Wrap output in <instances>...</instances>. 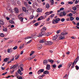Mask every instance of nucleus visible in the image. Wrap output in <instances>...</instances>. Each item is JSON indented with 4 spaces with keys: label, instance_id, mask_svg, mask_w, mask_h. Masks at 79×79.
<instances>
[{
    "label": "nucleus",
    "instance_id": "55",
    "mask_svg": "<svg viewBox=\"0 0 79 79\" xmlns=\"http://www.w3.org/2000/svg\"><path fill=\"white\" fill-rule=\"evenodd\" d=\"M20 69L21 70V71H23V67H20Z\"/></svg>",
    "mask_w": 79,
    "mask_h": 79
},
{
    "label": "nucleus",
    "instance_id": "7",
    "mask_svg": "<svg viewBox=\"0 0 79 79\" xmlns=\"http://www.w3.org/2000/svg\"><path fill=\"white\" fill-rule=\"evenodd\" d=\"M46 69L47 70H50V65L47 64L46 66Z\"/></svg>",
    "mask_w": 79,
    "mask_h": 79
},
{
    "label": "nucleus",
    "instance_id": "39",
    "mask_svg": "<svg viewBox=\"0 0 79 79\" xmlns=\"http://www.w3.org/2000/svg\"><path fill=\"white\" fill-rule=\"evenodd\" d=\"M73 16V14H72V13H70L69 14V17H71V16Z\"/></svg>",
    "mask_w": 79,
    "mask_h": 79
},
{
    "label": "nucleus",
    "instance_id": "14",
    "mask_svg": "<svg viewBox=\"0 0 79 79\" xmlns=\"http://www.w3.org/2000/svg\"><path fill=\"white\" fill-rule=\"evenodd\" d=\"M48 62H50L51 63H53V62H54V60H52V59H48Z\"/></svg>",
    "mask_w": 79,
    "mask_h": 79
},
{
    "label": "nucleus",
    "instance_id": "62",
    "mask_svg": "<svg viewBox=\"0 0 79 79\" xmlns=\"http://www.w3.org/2000/svg\"><path fill=\"white\" fill-rule=\"evenodd\" d=\"M52 24H55V20H53L52 21Z\"/></svg>",
    "mask_w": 79,
    "mask_h": 79
},
{
    "label": "nucleus",
    "instance_id": "59",
    "mask_svg": "<svg viewBox=\"0 0 79 79\" xmlns=\"http://www.w3.org/2000/svg\"><path fill=\"white\" fill-rule=\"evenodd\" d=\"M31 42H32V40H30V41L27 42V44H29V43H31Z\"/></svg>",
    "mask_w": 79,
    "mask_h": 79
},
{
    "label": "nucleus",
    "instance_id": "45",
    "mask_svg": "<svg viewBox=\"0 0 79 79\" xmlns=\"http://www.w3.org/2000/svg\"><path fill=\"white\" fill-rule=\"evenodd\" d=\"M45 35H46V36H49V35H50V34L48 33H46Z\"/></svg>",
    "mask_w": 79,
    "mask_h": 79
},
{
    "label": "nucleus",
    "instance_id": "19",
    "mask_svg": "<svg viewBox=\"0 0 79 79\" xmlns=\"http://www.w3.org/2000/svg\"><path fill=\"white\" fill-rule=\"evenodd\" d=\"M37 11L38 13H40V12H41L42 9H41L38 8V9L37 10Z\"/></svg>",
    "mask_w": 79,
    "mask_h": 79
},
{
    "label": "nucleus",
    "instance_id": "40",
    "mask_svg": "<svg viewBox=\"0 0 79 79\" xmlns=\"http://www.w3.org/2000/svg\"><path fill=\"white\" fill-rule=\"evenodd\" d=\"M70 20L71 21H73V20H74V18L73 17H71Z\"/></svg>",
    "mask_w": 79,
    "mask_h": 79
},
{
    "label": "nucleus",
    "instance_id": "30",
    "mask_svg": "<svg viewBox=\"0 0 79 79\" xmlns=\"http://www.w3.org/2000/svg\"><path fill=\"white\" fill-rule=\"evenodd\" d=\"M68 3H69V4H70V5H72V4H73V2L71 1H69L68 2Z\"/></svg>",
    "mask_w": 79,
    "mask_h": 79
},
{
    "label": "nucleus",
    "instance_id": "35",
    "mask_svg": "<svg viewBox=\"0 0 79 79\" xmlns=\"http://www.w3.org/2000/svg\"><path fill=\"white\" fill-rule=\"evenodd\" d=\"M71 12H72L73 14H75L76 13V11L75 10H71Z\"/></svg>",
    "mask_w": 79,
    "mask_h": 79
},
{
    "label": "nucleus",
    "instance_id": "41",
    "mask_svg": "<svg viewBox=\"0 0 79 79\" xmlns=\"http://www.w3.org/2000/svg\"><path fill=\"white\" fill-rule=\"evenodd\" d=\"M33 18L34 17L32 15H31L30 17V19H33Z\"/></svg>",
    "mask_w": 79,
    "mask_h": 79
},
{
    "label": "nucleus",
    "instance_id": "51",
    "mask_svg": "<svg viewBox=\"0 0 79 79\" xmlns=\"http://www.w3.org/2000/svg\"><path fill=\"white\" fill-rule=\"evenodd\" d=\"M39 25V23H36L35 24V26H38Z\"/></svg>",
    "mask_w": 79,
    "mask_h": 79
},
{
    "label": "nucleus",
    "instance_id": "52",
    "mask_svg": "<svg viewBox=\"0 0 79 79\" xmlns=\"http://www.w3.org/2000/svg\"><path fill=\"white\" fill-rule=\"evenodd\" d=\"M7 73H8V72H6L5 73H2V75H5L6 74H7Z\"/></svg>",
    "mask_w": 79,
    "mask_h": 79
},
{
    "label": "nucleus",
    "instance_id": "11",
    "mask_svg": "<svg viewBox=\"0 0 79 79\" xmlns=\"http://www.w3.org/2000/svg\"><path fill=\"white\" fill-rule=\"evenodd\" d=\"M47 30V28L45 27H44L41 30L42 32H45Z\"/></svg>",
    "mask_w": 79,
    "mask_h": 79
},
{
    "label": "nucleus",
    "instance_id": "64",
    "mask_svg": "<svg viewBox=\"0 0 79 79\" xmlns=\"http://www.w3.org/2000/svg\"><path fill=\"white\" fill-rule=\"evenodd\" d=\"M24 5H25L26 6L28 4H27V3H26V2H24Z\"/></svg>",
    "mask_w": 79,
    "mask_h": 79
},
{
    "label": "nucleus",
    "instance_id": "54",
    "mask_svg": "<svg viewBox=\"0 0 79 79\" xmlns=\"http://www.w3.org/2000/svg\"><path fill=\"white\" fill-rule=\"evenodd\" d=\"M14 71H15V69H13V71L11 72V74H13V73H14Z\"/></svg>",
    "mask_w": 79,
    "mask_h": 79
},
{
    "label": "nucleus",
    "instance_id": "57",
    "mask_svg": "<svg viewBox=\"0 0 79 79\" xmlns=\"http://www.w3.org/2000/svg\"><path fill=\"white\" fill-rule=\"evenodd\" d=\"M76 19L77 20V21H78V20H79V18L78 17H77L76 18Z\"/></svg>",
    "mask_w": 79,
    "mask_h": 79
},
{
    "label": "nucleus",
    "instance_id": "46",
    "mask_svg": "<svg viewBox=\"0 0 79 79\" xmlns=\"http://www.w3.org/2000/svg\"><path fill=\"white\" fill-rule=\"evenodd\" d=\"M11 1H12V4H14V3H15V1L14 0H10Z\"/></svg>",
    "mask_w": 79,
    "mask_h": 79
},
{
    "label": "nucleus",
    "instance_id": "8",
    "mask_svg": "<svg viewBox=\"0 0 79 79\" xmlns=\"http://www.w3.org/2000/svg\"><path fill=\"white\" fill-rule=\"evenodd\" d=\"M17 72L20 75H22V74H23V72H21V69H19Z\"/></svg>",
    "mask_w": 79,
    "mask_h": 79
},
{
    "label": "nucleus",
    "instance_id": "48",
    "mask_svg": "<svg viewBox=\"0 0 79 79\" xmlns=\"http://www.w3.org/2000/svg\"><path fill=\"white\" fill-rule=\"evenodd\" d=\"M24 44H23V45H21V46H20L19 47V48L20 49H21V48H23V46H24Z\"/></svg>",
    "mask_w": 79,
    "mask_h": 79
},
{
    "label": "nucleus",
    "instance_id": "25",
    "mask_svg": "<svg viewBox=\"0 0 79 79\" xmlns=\"http://www.w3.org/2000/svg\"><path fill=\"white\" fill-rule=\"evenodd\" d=\"M4 61H5V62L6 63V62L8 61V58H5L4 60Z\"/></svg>",
    "mask_w": 79,
    "mask_h": 79
},
{
    "label": "nucleus",
    "instance_id": "50",
    "mask_svg": "<svg viewBox=\"0 0 79 79\" xmlns=\"http://www.w3.org/2000/svg\"><path fill=\"white\" fill-rule=\"evenodd\" d=\"M60 11H61V10H64V8L63 7H61L60 9Z\"/></svg>",
    "mask_w": 79,
    "mask_h": 79
},
{
    "label": "nucleus",
    "instance_id": "18",
    "mask_svg": "<svg viewBox=\"0 0 79 79\" xmlns=\"http://www.w3.org/2000/svg\"><path fill=\"white\" fill-rule=\"evenodd\" d=\"M19 55H16L15 56V60H18V59L19 58Z\"/></svg>",
    "mask_w": 79,
    "mask_h": 79
},
{
    "label": "nucleus",
    "instance_id": "29",
    "mask_svg": "<svg viewBox=\"0 0 79 79\" xmlns=\"http://www.w3.org/2000/svg\"><path fill=\"white\" fill-rule=\"evenodd\" d=\"M54 21L56 23H58V21H60V19L58 20H57V19H56L54 20Z\"/></svg>",
    "mask_w": 79,
    "mask_h": 79
},
{
    "label": "nucleus",
    "instance_id": "32",
    "mask_svg": "<svg viewBox=\"0 0 79 79\" xmlns=\"http://www.w3.org/2000/svg\"><path fill=\"white\" fill-rule=\"evenodd\" d=\"M75 68H76V69L77 70H79V67L77 65H76L75 66Z\"/></svg>",
    "mask_w": 79,
    "mask_h": 79
},
{
    "label": "nucleus",
    "instance_id": "5",
    "mask_svg": "<svg viewBox=\"0 0 79 79\" xmlns=\"http://www.w3.org/2000/svg\"><path fill=\"white\" fill-rule=\"evenodd\" d=\"M44 72V69H40L38 71V74H40L41 73H43V72Z\"/></svg>",
    "mask_w": 79,
    "mask_h": 79
},
{
    "label": "nucleus",
    "instance_id": "23",
    "mask_svg": "<svg viewBox=\"0 0 79 79\" xmlns=\"http://www.w3.org/2000/svg\"><path fill=\"white\" fill-rule=\"evenodd\" d=\"M0 36L1 37H5V35H4V34L3 33H0Z\"/></svg>",
    "mask_w": 79,
    "mask_h": 79
},
{
    "label": "nucleus",
    "instance_id": "33",
    "mask_svg": "<svg viewBox=\"0 0 79 79\" xmlns=\"http://www.w3.org/2000/svg\"><path fill=\"white\" fill-rule=\"evenodd\" d=\"M72 9L75 11L77 10V8H76V7H73Z\"/></svg>",
    "mask_w": 79,
    "mask_h": 79
},
{
    "label": "nucleus",
    "instance_id": "21",
    "mask_svg": "<svg viewBox=\"0 0 79 79\" xmlns=\"http://www.w3.org/2000/svg\"><path fill=\"white\" fill-rule=\"evenodd\" d=\"M57 37H56V36L55 35L53 37V40H55L57 39Z\"/></svg>",
    "mask_w": 79,
    "mask_h": 79
},
{
    "label": "nucleus",
    "instance_id": "42",
    "mask_svg": "<svg viewBox=\"0 0 79 79\" xmlns=\"http://www.w3.org/2000/svg\"><path fill=\"white\" fill-rule=\"evenodd\" d=\"M64 21H65V19L64 18H62L61 19V21L62 22H64Z\"/></svg>",
    "mask_w": 79,
    "mask_h": 79
},
{
    "label": "nucleus",
    "instance_id": "9",
    "mask_svg": "<svg viewBox=\"0 0 79 79\" xmlns=\"http://www.w3.org/2000/svg\"><path fill=\"white\" fill-rule=\"evenodd\" d=\"M14 10L15 11V12L16 13H18L19 12V10L17 8H15L14 9Z\"/></svg>",
    "mask_w": 79,
    "mask_h": 79
},
{
    "label": "nucleus",
    "instance_id": "6",
    "mask_svg": "<svg viewBox=\"0 0 79 79\" xmlns=\"http://www.w3.org/2000/svg\"><path fill=\"white\" fill-rule=\"evenodd\" d=\"M53 13V11H51L49 12H47L45 13V14L46 15V16H47V15H49L50 14H52Z\"/></svg>",
    "mask_w": 79,
    "mask_h": 79
},
{
    "label": "nucleus",
    "instance_id": "56",
    "mask_svg": "<svg viewBox=\"0 0 79 79\" xmlns=\"http://www.w3.org/2000/svg\"><path fill=\"white\" fill-rule=\"evenodd\" d=\"M37 2L39 3H41V0H37Z\"/></svg>",
    "mask_w": 79,
    "mask_h": 79
},
{
    "label": "nucleus",
    "instance_id": "24",
    "mask_svg": "<svg viewBox=\"0 0 79 79\" xmlns=\"http://www.w3.org/2000/svg\"><path fill=\"white\" fill-rule=\"evenodd\" d=\"M22 10L23 11H24V12H26V9L25 7H23Z\"/></svg>",
    "mask_w": 79,
    "mask_h": 79
},
{
    "label": "nucleus",
    "instance_id": "37",
    "mask_svg": "<svg viewBox=\"0 0 79 79\" xmlns=\"http://www.w3.org/2000/svg\"><path fill=\"white\" fill-rule=\"evenodd\" d=\"M61 31L60 30H58L57 31H56V33H57V34H59V33H60V31Z\"/></svg>",
    "mask_w": 79,
    "mask_h": 79
},
{
    "label": "nucleus",
    "instance_id": "22",
    "mask_svg": "<svg viewBox=\"0 0 79 79\" xmlns=\"http://www.w3.org/2000/svg\"><path fill=\"white\" fill-rule=\"evenodd\" d=\"M46 7L47 8H49L50 6L48 4H46Z\"/></svg>",
    "mask_w": 79,
    "mask_h": 79
},
{
    "label": "nucleus",
    "instance_id": "47",
    "mask_svg": "<svg viewBox=\"0 0 79 79\" xmlns=\"http://www.w3.org/2000/svg\"><path fill=\"white\" fill-rule=\"evenodd\" d=\"M62 67V65L60 64L59 66H58V68H60Z\"/></svg>",
    "mask_w": 79,
    "mask_h": 79
},
{
    "label": "nucleus",
    "instance_id": "10",
    "mask_svg": "<svg viewBox=\"0 0 79 79\" xmlns=\"http://www.w3.org/2000/svg\"><path fill=\"white\" fill-rule=\"evenodd\" d=\"M45 42H46L45 41V39H44L41 40L40 41V43H44V42L45 43Z\"/></svg>",
    "mask_w": 79,
    "mask_h": 79
},
{
    "label": "nucleus",
    "instance_id": "36",
    "mask_svg": "<svg viewBox=\"0 0 79 79\" xmlns=\"http://www.w3.org/2000/svg\"><path fill=\"white\" fill-rule=\"evenodd\" d=\"M17 48H18V47H17V46H15L13 48V50H16Z\"/></svg>",
    "mask_w": 79,
    "mask_h": 79
},
{
    "label": "nucleus",
    "instance_id": "4",
    "mask_svg": "<svg viewBox=\"0 0 79 79\" xmlns=\"http://www.w3.org/2000/svg\"><path fill=\"white\" fill-rule=\"evenodd\" d=\"M45 32H42L39 35V37H41L43 35H45Z\"/></svg>",
    "mask_w": 79,
    "mask_h": 79
},
{
    "label": "nucleus",
    "instance_id": "13",
    "mask_svg": "<svg viewBox=\"0 0 79 79\" xmlns=\"http://www.w3.org/2000/svg\"><path fill=\"white\" fill-rule=\"evenodd\" d=\"M48 73H49V72L47 70L44 71L43 73L44 74H48Z\"/></svg>",
    "mask_w": 79,
    "mask_h": 79
},
{
    "label": "nucleus",
    "instance_id": "60",
    "mask_svg": "<svg viewBox=\"0 0 79 79\" xmlns=\"http://www.w3.org/2000/svg\"><path fill=\"white\" fill-rule=\"evenodd\" d=\"M78 3V1L76 0L75 2V4H77Z\"/></svg>",
    "mask_w": 79,
    "mask_h": 79
},
{
    "label": "nucleus",
    "instance_id": "26",
    "mask_svg": "<svg viewBox=\"0 0 79 79\" xmlns=\"http://www.w3.org/2000/svg\"><path fill=\"white\" fill-rule=\"evenodd\" d=\"M31 53H30V56H32V55L35 52L34 51H31Z\"/></svg>",
    "mask_w": 79,
    "mask_h": 79
},
{
    "label": "nucleus",
    "instance_id": "63",
    "mask_svg": "<svg viewBox=\"0 0 79 79\" xmlns=\"http://www.w3.org/2000/svg\"><path fill=\"white\" fill-rule=\"evenodd\" d=\"M6 18L7 20H10V18H8V17H6Z\"/></svg>",
    "mask_w": 79,
    "mask_h": 79
},
{
    "label": "nucleus",
    "instance_id": "3",
    "mask_svg": "<svg viewBox=\"0 0 79 79\" xmlns=\"http://www.w3.org/2000/svg\"><path fill=\"white\" fill-rule=\"evenodd\" d=\"M79 56H78L76 58V60L74 61V62L72 64V65H74V64H76V63L78 62V61H79Z\"/></svg>",
    "mask_w": 79,
    "mask_h": 79
},
{
    "label": "nucleus",
    "instance_id": "53",
    "mask_svg": "<svg viewBox=\"0 0 79 79\" xmlns=\"http://www.w3.org/2000/svg\"><path fill=\"white\" fill-rule=\"evenodd\" d=\"M40 18V19H41V20H42V19H44L43 16H41Z\"/></svg>",
    "mask_w": 79,
    "mask_h": 79
},
{
    "label": "nucleus",
    "instance_id": "27",
    "mask_svg": "<svg viewBox=\"0 0 79 79\" xmlns=\"http://www.w3.org/2000/svg\"><path fill=\"white\" fill-rule=\"evenodd\" d=\"M42 48V45L40 44L39 45V47H38V49L39 50H40V49Z\"/></svg>",
    "mask_w": 79,
    "mask_h": 79
},
{
    "label": "nucleus",
    "instance_id": "28",
    "mask_svg": "<svg viewBox=\"0 0 79 79\" xmlns=\"http://www.w3.org/2000/svg\"><path fill=\"white\" fill-rule=\"evenodd\" d=\"M29 6V5L28 4L26 6V7L28 10H29L30 9V7Z\"/></svg>",
    "mask_w": 79,
    "mask_h": 79
},
{
    "label": "nucleus",
    "instance_id": "61",
    "mask_svg": "<svg viewBox=\"0 0 79 79\" xmlns=\"http://www.w3.org/2000/svg\"><path fill=\"white\" fill-rule=\"evenodd\" d=\"M69 53H70L69 52H66V54H67V55H69Z\"/></svg>",
    "mask_w": 79,
    "mask_h": 79
},
{
    "label": "nucleus",
    "instance_id": "31",
    "mask_svg": "<svg viewBox=\"0 0 79 79\" xmlns=\"http://www.w3.org/2000/svg\"><path fill=\"white\" fill-rule=\"evenodd\" d=\"M9 22L10 23H11V24H14L15 23V22L12 20H11L9 21Z\"/></svg>",
    "mask_w": 79,
    "mask_h": 79
},
{
    "label": "nucleus",
    "instance_id": "1",
    "mask_svg": "<svg viewBox=\"0 0 79 79\" xmlns=\"http://www.w3.org/2000/svg\"><path fill=\"white\" fill-rule=\"evenodd\" d=\"M68 34V33L66 32H63L61 33L60 35V37L58 39V40H62V39H64L65 38L64 37V35H67Z\"/></svg>",
    "mask_w": 79,
    "mask_h": 79
},
{
    "label": "nucleus",
    "instance_id": "58",
    "mask_svg": "<svg viewBox=\"0 0 79 79\" xmlns=\"http://www.w3.org/2000/svg\"><path fill=\"white\" fill-rule=\"evenodd\" d=\"M13 69H15V68H16V66L15 65L13 67Z\"/></svg>",
    "mask_w": 79,
    "mask_h": 79
},
{
    "label": "nucleus",
    "instance_id": "49",
    "mask_svg": "<svg viewBox=\"0 0 79 79\" xmlns=\"http://www.w3.org/2000/svg\"><path fill=\"white\" fill-rule=\"evenodd\" d=\"M8 53H10V48H9L7 49Z\"/></svg>",
    "mask_w": 79,
    "mask_h": 79
},
{
    "label": "nucleus",
    "instance_id": "12",
    "mask_svg": "<svg viewBox=\"0 0 79 79\" xmlns=\"http://www.w3.org/2000/svg\"><path fill=\"white\" fill-rule=\"evenodd\" d=\"M48 63V60H44V61L43 62V63L44 64H47V63Z\"/></svg>",
    "mask_w": 79,
    "mask_h": 79
},
{
    "label": "nucleus",
    "instance_id": "16",
    "mask_svg": "<svg viewBox=\"0 0 79 79\" xmlns=\"http://www.w3.org/2000/svg\"><path fill=\"white\" fill-rule=\"evenodd\" d=\"M0 23L1 25H4V22L2 20H0Z\"/></svg>",
    "mask_w": 79,
    "mask_h": 79
},
{
    "label": "nucleus",
    "instance_id": "20",
    "mask_svg": "<svg viewBox=\"0 0 79 79\" xmlns=\"http://www.w3.org/2000/svg\"><path fill=\"white\" fill-rule=\"evenodd\" d=\"M19 19H20L21 21V22L23 21V19H24V18L21 17H19Z\"/></svg>",
    "mask_w": 79,
    "mask_h": 79
},
{
    "label": "nucleus",
    "instance_id": "38",
    "mask_svg": "<svg viewBox=\"0 0 79 79\" xmlns=\"http://www.w3.org/2000/svg\"><path fill=\"white\" fill-rule=\"evenodd\" d=\"M9 77H12V76H10V75L8 76L7 77H6V78H8Z\"/></svg>",
    "mask_w": 79,
    "mask_h": 79
},
{
    "label": "nucleus",
    "instance_id": "43",
    "mask_svg": "<svg viewBox=\"0 0 79 79\" xmlns=\"http://www.w3.org/2000/svg\"><path fill=\"white\" fill-rule=\"evenodd\" d=\"M3 31L4 32H6L7 31V28H6L5 29H3Z\"/></svg>",
    "mask_w": 79,
    "mask_h": 79
},
{
    "label": "nucleus",
    "instance_id": "17",
    "mask_svg": "<svg viewBox=\"0 0 79 79\" xmlns=\"http://www.w3.org/2000/svg\"><path fill=\"white\" fill-rule=\"evenodd\" d=\"M50 1L51 3V5H52L54 4V1L53 0H50Z\"/></svg>",
    "mask_w": 79,
    "mask_h": 79
},
{
    "label": "nucleus",
    "instance_id": "34",
    "mask_svg": "<svg viewBox=\"0 0 79 79\" xmlns=\"http://www.w3.org/2000/svg\"><path fill=\"white\" fill-rule=\"evenodd\" d=\"M54 15H55L54 14H52L49 16V17H50L51 18H53V17L54 16Z\"/></svg>",
    "mask_w": 79,
    "mask_h": 79
},
{
    "label": "nucleus",
    "instance_id": "44",
    "mask_svg": "<svg viewBox=\"0 0 79 79\" xmlns=\"http://www.w3.org/2000/svg\"><path fill=\"white\" fill-rule=\"evenodd\" d=\"M38 78L39 79H42V76H41V75H40L38 77Z\"/></svg>",
    "mask_w": 79,
    "mask_h": 79
},
{
    "label": "nucleus",
    "instance_id": "15",
    "mask_svg": "<svg viewBox=\"0 0 79 79\" xmlns=\"http://www.w3.org/2000/svg\"><path fill=\"white\" fill-rule=\"evenodd\" d=\"M62 15L64 16H66V12L65 11H63L62 12Z\"/></svg>",
    "mask_w": 79,
    "mask_h": 79
},
{
    "label": "nucleus",
    "instance_id": "2",
    "mask_svg": "<svg viewBox=\"0 0 79 79\" xmlns=\"http://www.w3.org/2000/svg\"><path fill=\"white\" fill-rule=\"evenodd\" d=\"M53 44V42L51 41H48L45 42V44L48 45H51Z\"/></svg>",
    "mask_w": 79,
    "mask_h": 79
}]
</instances>
